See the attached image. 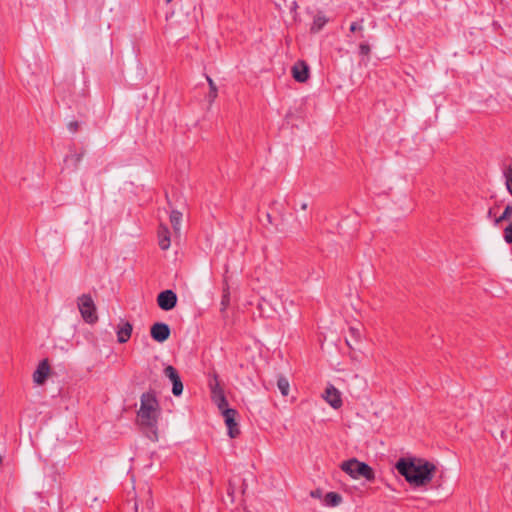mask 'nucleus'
Returning a JSON list of instances; mask_svg holds the SVG:
<instances>
[{"label": "nucleus", "mask_w": 512, "mask_h": 512, "mask_svg": "<svg viewBox=\"0 0 512 512\" xmlns=\"http://www.w3.org/2000/svg\"><path fill=\"white\" fill-rule=\"evenodd\" d=\"M395 468L413 488L425 487L432 481L436 472V466L433 463L416 457L400 458Z\"/></svg>", "instance_id": "1"}, {"label": "nucleus", "mask_w": 512, "mask_h": 512, "mask_svg": "<svg viewBox=\"0 0 512 512\" xmlns=\"http://www.w3.org/2000/svg\"><path fill=\"white\" fill-rule=\"evenodd\" d=\"M161 409L154 392H145L140 397V408L137 412L138 423L147 438L158 441V420Z\"/></svg>", "instance_id": "2"}, {"label": "nucleus", "mask_w": 512, "mask_h": 512, "mask_svg": "<svg viewBox=\"0 0 512 512\" xmlns=\"http://www.w3.org/2000/svg\"><path fill=\"white\" fill-rule=\"evenodd\" d=\"M340 467L353 479L364 478L369 482H372L375 479L374 470L367 463L361 462L356 458L344 461Z\"/></svg>", "instance_id": "3"}, {"label": "nucleus", "mask_w": 512, "mask_h": 512, "mask_svg": "<svg viewBox=\"0 0 512 512\" xmlns=\"http://www.w3.org/2000/svg\"><path fill=\"white\" fill-rule=\"evenodd\" d=\"M77 304L80 314L86 323L93 324L98 320L96 306L89 294H82L79 296Z\"/></svg>", "instance_id": "4"}, {"label": "nucleus", "mask_w": 512, "mask_h": 512, "mask_svg": "<svg viewBox=\"0 0 512 512\" xmlns=\"http://www.w3.org/2000/svg\"><path fill=\"white\" fill-rule=\"evenodd\" d=\"M209 387L211 390L212 400L217 405L219 410H221V412L223 413L225 409H230L228 407V401L225 397L223 389L220 386L216 374H214L212 378L209 380Z\"/></svg>", "instance_id": "5"}, {"label": "nucleus", "mask_w": 512, "mask_h": 512, "mask_svg": "<svg viewBox=\"0 0 512 512\" xmlns=\"http://www.w3.org/2000/svg\"><path fill=\"white\" fill-rule=\"evenodd\" d=\"M177 301V294L171 289L164 290L157 296V304L163 311L174 309L177 305Z\"/></svg>", "instance_id": "6"}, {"label": "nucleus", "mask_w": 512, "mask_h": 512, "mask_svg": "<svg viewBox=\"0 0 512 512\" xmlns=\"http://www.w3.org/2000/svg\"><path fill=\"white\" fill-rule=\"evenodd\" d=\"M150 335L154 341L163 343L169 339L171 329L169 325L164 322H156L150 328Z\"/></svg>", "instance_id": "7"}, {"label": "nucleus", "mask_w": 512, "mask_h": 512, "mask_svg": "<svg viewBox=\"0 0 512 512\" xmlns=\"http://www.w3.org/2000/svg\"><path fill=\"white\" fill-rule=\"evenodd\" d=\"M222 415L228 429L229 437L236 438L240 434V429L238 423L236 422V416L238 415V412L235 409H225Z\"/></svg>", "instance_id": "8"}, {"label": "nucleus", "mask_w": 512, "mask_h": 512, "mask_svg": "<svg viewBox=\"0 0 512 512\" xmlns=\"http://www.w3.org/2000/svg\"><path fill=\"white\" fill-rule=\"evenodd\" d=\"M324 399L334 409L342 406L341 393L333 385H328L325 389Z\"/></svg>", "instance_id": "9"}, {"label": "nucleus", "mask_w": 512, "mask_h": 512, "mask_svg": "<svg viewBox=\"0 0 512 512\" xmlns=\"http://www.w3.org/2000/svg\"><path fill=\"white\" fill-rule=\"evenodd\" d=\"M292 76L299 82L304 83L309 78V67L304 61L296 62L292 67Z\"/></svg>", "instance_id": "10"}, {"label": "nucleus", "mask_w": 512, "mask_h": 512, "mask_svg": "<svg viewBox=\"0 0 512 512\" xmlns=\"http://www.w3.org/2000/svg\"><path fill=\"white\" fill-rule=\"evenodd\" d=\"M132 330V324L128 321L121 319L119 324L117 325L116 330L117 341L121 344L126 343L131 337Z\"/></svg>", "instance_id": "11"}, {"label": "nucleus", "mask_w": 512, "mask_h": 512, "mask_svg": "<svg viewBox=\"0 0 512 512\" xmlns=\"http://www.w3.org/2000/svg\"><path fill=\"white\" fill-rule=\"evenodd\" d=\"M50 367L47 359L42 360L35 372L33 373V380L37 384H43L49 374Z\"/></svg>", "instance_id": "12"}, {"label": "nucleus", "mask_w": 512, "mask_h": 512, "mask_svg": "<svg viewBox=\"0 0 512 512\" xmlns=\"http://www.w3.org/2000/svg\"><path fill=\"white\" fill-rule=\"evenodd\" d=\"M159 246L162 250H167L170 247V233L165 225H160L158 230Z\"/></svg>", "instance_id": "13"}, {"label": "nucleus", "mask_w": 512, "mask_h": 512, "mask_svg": "<svg viewBox=\"0 0 512 512\" xmlns=\"http://www.w3.org/2000/svg\"><path fill=\"white\" fill-rule=\"evenodd\" d=\"M328 21V18L323 13L319 12L314 16L313 23L310 27V32L314 34L320 32Z\"/></svg>", "instance_id": "14"}, {"label": "nucleus", "mask_w": 512, "mask_h": 512, "mask_svg": "<svg viewBox=\"0 0 512 512\" xmlns=\"http://www.w3.org/2000/svg\"><path fill=\"white\" fill-rule=\"evenodd\" d=\"M84 152L67 155L64 159L65 166L75 171L79 163L82 161Z\"/></svg>", "instance_id": "15"}, {"label": "nucleus", "mask_w": 512, "mask_h": 512, "mask_svg": "<svg viewBox=\"0 0 512 512\" xmlns=\"http://www.w3.org/2000/svg\"><path fill=\"white\" fill-rule=\"evenodd\" d=\"M342 502V497L336 492H328L324 497V504L328 507H336Z\"/></svg>", "instance_id": "16"}, {"label": "nucleus", "mask_w": 512, "mask_h": 512, "mask_svg": "<svg viewBox=\"0 0 512 512\" xmlns=\"http://www.w3.org/2000/svg\"><path fill=\"white\" fill-rule=\"evenodd\" d=\"M277 387L280 390L283 396H287L289 394V382L284 376H279L277 379Z\"/></svg>", "instance_id": "17"}, {"label": "nucleus", "mask_w": 512, "mask_h": 512, "mask_svg": "<svg viewBox=\"0 0 512 512\" xmlns=\"http://www.w3.org/2000/svg\"><path fill=\"white\" fill-rule=\"evenodd\" d=\"M182 214L179 211L173 210L170 214V222L175 231L180 230Z\"/></svg>", "instance_id": "18"}, {"label": "nucleus", "mask_w": 512, "mask_h": 512, "mask_svg": "<svg viewBox=\"0 0 512 512\" xmlns=\"http://www.w3.org/2000/svg\"><path fill=\"white\" fill-rule=\"evenodd\" d=\"M164 375L173 383L180 379L178 371L171 365H168L164 369Z\"/></svg>", "instance_id": "19"}, {"label": "nucleus", "mask_w": 512, "mask_h": 512, "mask_svg": "<svg viewBox=\"0 0 512 512\" xmlns=\"http://www.w3.org/2000/svg\"><path fill=\"white\" fill-rule=\"evenodd\" d=\"M206 78H207V81H208V84L210 87L208 97H209V101L212 102L217 97V87H216L215 83L213 82V80L209 76H207Z\"/></svg>", "instance_id": "20"}, {"label": "nucleus", "mask_w": 512, "mask_h": 512, "mask_svg": "<svg viewBox=\"0 0 512 512\" xmlns=\"http://www.w3.org/2000/svg\"><path fill=\"white\" fill-rule=\"evenodd\" d=\"M229 303H230L229 287H225L223 289V295H222V300H221L222 310H225L229 306Z\"/></svg>", "instance_id": "21"}, {"label": "nucleus", "mask_w": 512, "mask_h": 512, "mask_svg": "<svg viewBox=\"0 0 512 512\" xmlns=\"http://www.w3.org/2000/svg\"><path fill=\"white\" fill-rule=\"evenodd\" d=\"M183 392V383L181 378L172 383V393L175 396H180Z\"/></svg>", "instance_id": "22"}, {"label": "nucleus", "mask_w": 512, "mask_h": 512, "mask_svg": "<svg viewBox=\"0 0 512 512\" xmlns=\"http://www.w3.org/2000/svg\"><path fill=\"white\" fill-rule=\"evenodd\" d=\"M505 176H506V187H507V190L512 195V165L507 168Z\"/></svg>", "instance_id": "23"}, {"label": "nucleus", "mask_w": 512, "mask_h": 512, "mask_svg": "<svg viewBox=\"0 0 512 512\" xmlns=\"http://www.w3.org/2000/svg\"><path fill=\"white\" fill-rule=\"evenodd\" d=\"M503 237H504V240L506 241V243L512 244V221L504 229Z\"/></svg>", "instance_id": "24"}, {"label": "nucleus", "mask_w": 512, "mask_h": 512, "mask_svg": "<svg viewBox=\"0 0 512 512\" xmlns=\"http://www.w3.org/2000/svg\"><path fill=\"white\" fill-rule=\"evenodd\" d=\"M371 48L368 43H361L359 45V54L361 56H369Z\"/></svg>", "instance_id": "25"}, {"label": "nucleus", "mask_w": 512, "mask_h": 512, "mask_svg": "<svg viewBox=\"0 0 512 512\" xmlns=\"http://www.w3.org/2000/svg\"><path fill=\"white\" fill-rule=\"evenodd\" d=\"M511 218V215L504 209L503 213L499 217L494 218V224L499 225L502 221L508 220Z\"/></svg>", "instance_id": "26"}, {"label": "nucleus", "mask_w": 512, "mask_h": 512, "mask_svg": "<svg viewBox=\"0 0 512 512\" xmlns=\"http://www.w3.org/2000/svg\"><path fill=\"white\" fill-rule=\"evenodd\" d=\"M363 19L360 20V22H352L350 25V32H356V31H363Z\"/></svg>", "instance_id": "27"}, {"label": "nucleus", "mask_w": 512, "mask_h": 512, "mask_svg": "<svg viewBox=\"0 0 512 512\" xmlns=\"http://www.w3.org/2000/svg\"><path fill=\"white\" fill-rule=\"evenodd\" d=\"M236 492V483L234 480H230L227 488L228 495L233 499Z\"/></svg>", "instance_id": "28"}, {"label": "nucleus", "mask_w": 512, "mask_h": 512, "mask_svg": "<svg viewBox=\"0 0 512 512\" xmlns=\"http://www.w3.org/2000/svg\"><path fill=\"white\" fill-rule=\"evenodd\" d=\"M146 495H147L146 508L148 510H150V509H152V506H153V500L151 498V489L150 488L147 489Z\"/></svg>", "instance_id": "29"}, {"label": "nucleus", "mask_w": 512, "mask_h": 512, "mask_svg": "<svg viewBox=\"0 0 512 512\" xmlns=\"http://www.w3.org/2000/svg\"><path fill=\"white\" fill-rule=\"evenodd\" d=\"M79 128V123L77 121H71L69 124H68V129L70 132L72 133H75L77 132Z\"/></svg>", "instance_id": "30"}, {"label": "nucleus", "mask_w": 512, "mask_h": 512, "mask_svg": "<svg viewBox=\"0 0 512 512\" xmlns=\"http://www.w3.org/2000/svg\"><path fill=\"white\" fill-rule=\"evenodd\" d=\"M487 217L494 221V218L496 217V212H495L494 207L489 208V210L487 212Z\"/></svg>", "instance_id": "31"}, {"label": "nucleus", "mask_w": 512, "mask_h": 512, "mask_svg": "<svg viewBox=\"0 0 512 512\" xmlns=\"http://www.w3.org/2000/svg\"><path fill=\"white\" fill-rule=\"evenodd\" d=\"M350 333L351 335L355 338V340H357V338L360 336L358 330L354 329V328H351L350 329Z\"/></svg>", "instance_id": "32"}, {"label": "nucleus", "mask_w": 512, "mask_h": 512, "mask_svg": "<svg viewBox=\"0 0 512 512\" xmlns=\"http://www.w3.org/2000/svg\"><path fill=\"white\" fill-rule=\"evenodd\" d=\"M247 483L245 480H242V485H241V493L244 494L246 489H247Z\"/></svg>", "instance_id": "33"}, {"label": "nucleus", "mask_w": 512, "mask_h": 512, "mask_svg": "<svg viewBox=\"0 0 512 512\" xmlns=\"http://www.w3.org/2000/svg\"><path fill=\"white\" fill-rule=\"evenodd\" d=\"M505 210L508 211V213L511 215L512 217V204H508L506 207H505Z\"/></svg>", "instance_id": "34"}, {"label": "nucleus", "mask_w": 512, "mask_h": 512, "mask_svg": "<svg viewBox=\"0 0 512 512\" xmlns=\"http://www.w3.org/2000/svg\"><path fill=\"white\" fill-rule=\"evenodd\" d=\"M301 209L306 210L308 207V204L306 202L301 203L300 205Z\"/></svg>", "instance_id": "35"}, {"label": "nucleus", "mask_w": 512, "mask_h": 512, "mask_svg": "<svg viewBox=\"0 0 512 512\" xmlns=\"http://www.w3.org/2000/svg\"><path fill=\"white\" fill-rule=\"evenodd\" d=\"M311 496L312 497H318L319 496V491L318 490L317 491H312L311 492Z\"/></svg>", "instance_id": "36"}, {"label": "nucleus", "mask_w": 512, "mask_h": 512, "mask_svg": "<svg viewBox=\"0 0 512 512\" xmlns=\"http://www.w3.org/2000/svg\"><path fill=\"white\" fill-rule=\"evenodd\" d=\"M134 511L138 512V502L137 501L134 503Z\"/></svg>", "instance_id": "37"}, {"label": "nucleus", "mask_w": 512, "mask_h": 512, "mask_svg": "<svg viewBox=\"0 0 512 512\" xmlns=\"http://www.w3.org/2000/svg\"><path fill=\"white\" fill-rule=\"evenodd\" d=\"M292 8H293V9H296V8H297V3H296L295 1H293V3H292Z\"/></svg>", "instance_id": "38"}, {"label": "nucleus", "mask_w": 512, "mask_h": 512, "mask_svg": "<svg viewBox=\"0 0 512 512\" xmlns=\"http://www.w3.org/2000/svg\"><path fill=\"white\" fill-rule=\"evenodd\" d=\"M266 216H267V220H268L269 222H271V216H270V214H267Z\"/></svg>", "instance_id": "39"}, {"label": "nucleus", "mask_w": 512, "mask_h": 512, "mask_svg": "<svg viewBox=\"0 0 512 512\" xmlns=\"http://www.w3.org/2000/svg\"><path fill=\"white\" fill-rule=\"evenodd\" d=\"M500 433H501V437H504V433H505V431H504V430H501V431H500Z\"/></svg>", "instance_id": "40"}, {"label": "nucleus", "mask_w": 512, "mask_h": 512, "mask_svg": "<svg viewBox=\"0 0 512 512\" xmlns=\"http://www.w3.org/2000/svg\"><path fill=\"white\" fill-rule=\"evenodd\" d=\"M346 342H347V345H348V346L352 347V345H351V343H350V341H349V340H346Z\"/></svg>", "instance_id": "41"}, {"label": "nucleus", "mask_w": 512, "mask_h": 512, "mask_svg": "<svg viewBox=\"0 0 512 512\" xmlns=\"http://www.w3.org/2000/svg\"><path fill=\"white\" fill-rule=\"evenodd\" d=\"M2 463V457L0 456V464Z\"/></svg>", "instance_id": "42"}]
</instances>
